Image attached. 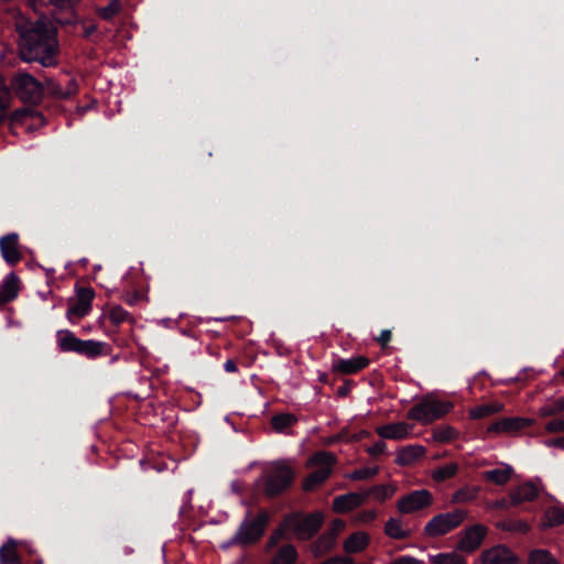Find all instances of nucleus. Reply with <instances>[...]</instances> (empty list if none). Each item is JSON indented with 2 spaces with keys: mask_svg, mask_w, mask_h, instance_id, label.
Segmentation results:
<instances>
[{
  "mask_svg": "<svg viewBox=\"0 0 564 564\" xmlns=\"http://www.w3.org/2000/svg\"><path fill=\"white\" fill-rule=\"evenodd\" d=\"M15 28L20 56L24 62H39L44 67L57 64V32L50 22L44 19L31 22L20 14L15 18Z\"/></svg>",
  "mask_w": 564,
  "mask_h": 564,
  "instance_id": "obj_1",
  "label": "nucleus"
},
{
  "mask_svg": "<svg viewBox=\"0 0 564 564\" xmlns=\"http://www.w3.org/2000/svg\"><path fill=\"white\" fill-rule=\"evenodd\" d=\"M336 462V456L330 452L319 451L313 454L306 462V468L312 471L303 480L304 490L311 491L324 484Z\"/></svg>",
  "mask_w": 564,
  "mask_h": 564,
  "instance_id": "obj_2",
  "label": "nucleus"
},
{
  "mask_svg": "<svg viewBox=\"0 0 564 564\" xmlns=\"http://www.w3.org/2000/svg\"><path fill=\"white\" fill-rule=\"evenodd\" d=\"M452 409L453 403L449 401L426 397L409 411L408 417L427 424L442 417Z\"/></svg>",
  "mask_w": 564,
  "mask_h": 564,
  "instance_id": "obj_3",
  "label": "nucleus"
},
{
  "mask_svg": "<svg viewBox=\"0 0 564 564\" xmlns=\"http://www.w3.org/2000/svg\"><path fill=\"white\" fill-rule=\"evenodd\" d=\"M294 471L288 460L274 462L265 475L264 491L268 496H276L286 489L293 480Z\"/></svg>",
  "mask_w": 564,
  "mask_h": 564,
  "instance_id": "obj_4",
  "label": "nucleus"
},
{
  "mask_svg": "<svg viewBox=\"0 0 564 564\" xmlns=\"http://www.w3.org/2000/svg\"><path fill=\"white\" fill-rule=\"evenodd\" d=\"M324 522L322 512H314L307 516L291 514L285 518L284 527L299 540H307L312 538Z\"/></svg>",
  "mask_w": 564,
  "mask_h": 564,
  "instance_id": "obj_5",
  "label": "nucleus"
},
{
  "mask_svg": "<svg viewBox=\"0 0 564 564\" xmlns=\"http://www.w3.org/2000/svg\"><path fill=\"white\" fill-rule=\"evenodd\" d=\"M467 518V512L457 509L451 512L440 513L433 517L424 527V533L429 538H438L458 528Z\"/></svg>",
  "mask_w": 564,
  "mask_h": 564,
  "instance_id": "obj_6",
  "label": "nucleus"
},
{
  "mask_svg": "<svg viewBox=\"0 0 564 564\" xmlns=\"http://www.w3.org/2000/svg\"><path fill=\"white\" fill-rule=\"evenodd\" d=\"M14 93L25 102L36 104L44 95V85L28 73H19L12 79Z\"/></svg>",
  "mask_w": 564,
  "mask_h": 564,
  "instance_id": "obj_7",
  "label": "nucleus"
},
{
  "mask_svg": "<svg viewBox=\"0 0 564 564\" xmlns=\"http://www.w3.org/2000/svg\"><path fill=\"white\" fill-rule=\"evenodd\" d=\"M268 521L269 514L265 511H261L252 521H242L231 543L248 545L257 542L262 536Z\"/></svg>",
  "mask_w": 564,
  "mask_h": 564,
  "instance_id": "obj_8",
  "label": "nucleus"
},
{
  "mask_svg": "<svg viewBox=\"0 0 564 564\" xmlns=\"http://www.w3.org/2000/svg\"><path fill=\"white\" fill-rule=\"evenodd\" d=\"M95 292L90 288H80L76 291L74 297L68 300L66 318L75 324L91 311V303Z\"/></svg>",
  "mask_w": 564,
  "mask_h": 564,
  "instance_id": "obj_9",
  "label": "nucleus"
},
{
  "mask_svg": "<svg viewBox=\"0 0 564 564\" xmlns=\"http://www.w3.org/2000/svg\"><path fill=\"white\" fill-rule=\"evenodd\" d=\"M433 502L432 494L426 489L414 490L398 500L399 512L409 514L430 507Z\"/></svg>",
  "mask_w": 564,
  "mask_h": 564,
  "instance_id": "obj_10",
  "label": "nucleus"
},
{
  "mask_svg": "<svg viewBox=\"0 0 564 564\" xmlns=\"http://www.w3.org/2000/svg\"><path fill=\"white\" fill-rule=\"evenodd\" d=\"M534 424L533 419L512 416L495 421L487 427V433L492 435L516 434L519 431Z\"/></svg>",
  "mask_w": 564,
  "mask_h": 564,
  "instance_id": "obj_11",
  "label": "nucleus"
},
{
  "mask_svg": "<svg viewBox=\"0 0 564 564\" xmlns=\"http://www.w3.org/2000/svg\"><path fill=\"white\" fill-rule=\"evenodd\" d=\"M487 532V527L480 523L474 524L465 529L459 534L457 549L467 553L476 551L484 542Z\"/></svg>",
  "mask_w": 564,
  "mask_h": 564,
  "instance_id": "obj_12",
  "label": "nucleus"
},
{
  "mask_svg": "<svg viewBox=\"0 0 564 564\" xmlns=\"http://www.w3.org/2000/svg\"><path fill=\"white\" fill-rule=\"evenodd\" d=\"M481 564H518V556L506 545L498 544L485 550L480 556Z\"/></svg>",
  "mask_w": 564,
  "mask_h": 564,
  "instance_id": "obj_13",
  "label": "nucleus"
},
{
  "mask_svg": "<svg viewBox=\"0 0 564 564\" xmlns=\"http://www.w3.org/2000/svg\"><path fill=\"white\" fill-rule=\"evenodd\" d=\"M367 499L368 494L364 491L340 495L333 500V510L337 513H347L364 505Z\"/></svg>",
  "mask_w": 564,
  "mask_h": 564,
  "instance_id": "obj_14",
  "label": "nucleus"
},
{
  "mask_svg": "<svg viewBox=\"0 0 564 564\" xmlns=\"http://www.w3.org/2000/svg\"><path fill=\"white\" fill-rule=\"evenodd\" d=\"M19 236L14 232L0 238V251L4 261L9 264H15L21 259V252L18 248Z\"/></svg>",
  "mask_w": 564,
  "mask_h": 564,
  "instance_id": "obj_15",
  "label": "nucleus"
},
{
  "mask_svg": "<svg viewBox=\"0 0 564 564\" xmlns=\"http://www.w3.org/2000/svg\"><path fill=\"white\" fill-rule=\"evenodd\" d=\"M425 454L424 446L419 444L408 445L397 452L395 463L400 466H410L422 459Z\"/></svg>",
  "mask_w": 564,
  "mask_h": 564,
  "instance_id": "obj_16",
  "label": "nucleus"
},
{
  "mask_svg": "<svg viewBox=\"0 0 564 564\" xmlns=\"http://www.w3.org/2000/svg\"><path fill=\"white\" fill-rule=\"evenodd\" d=\"M412 432V425L405 422L390 423L377 429V434L387 440H403Z\"/></svg>",
  "mask_w": 564,
  "mask_h": 564,
  "instance_id": "obj_17",
  "label": "nucleus"
},
{
  "mask_svg": "<svg viewBox=\"0 0 564 564\" xmlns=\"http://www.w3.org/2000/svg\"><path fill=\"white\" fill-rule=\"evenodd\" d=\"M514 470L509 464H500L497 468L482 473L484 479L495 485H505L512 477Z\"/></svg>",
  "mask_w": 564,
  "mask_h": 564,
  "instance_id": "obj_18",
  "label": "nucleus"
},
{
  "mask_svg": "<svg viewBox=\"0 0 564 564\" xmlns=\"http://www.w3.org/2000/svg\"><path fill=\"white\" fill-rule=\"evenodd\" d=\"M370 543V536L364 531L350 534L344 542V551L347 554L362 552Z\"/></svg>",
  "mask_w": 564,
  "mask_h": 564,
  "instance_id": "obj_19",
  "label": "nucleus"
},
{
  "mask_svg": "<svg viewBox=\"0 0 564 564\" xmlns=\"http://www.w3.org/2000/svg\"><path fill=\"white\" fill-rule=\"evenodd\" d=\"M538 494V487L533 482L528 481L512 489L510 492V499L513 503L518 505L534 500Z\"/></svg>",
  "mask_w": 564,
  "mask_h": 564,
  "instance_id": "obj_20",
  "label": "nucleus"
},
{
  "mask_svg": "<svg viewBox=\"0 0 564 564\" xmlns=\"http://www.w3.org/2000/svg\"><path fill=\"white\" fill-rule=\"evenodd\" d=\"M503 409L505 404L502 402L491 401L469 409L468 414L470 419L479 420L500 413L503 411Z\"/></svg>",
  "mask_w": 564,
  "mask_h": 564,
  "instance_id": "obj_21",
  "label": "nucleus"
},
{
  "mask_svg": "<svg viewBox=\"0 0 564 564\" xmlns=\"http://www.w3.org/2000/svg\"><path fill=\"white\" fill-rule=\"evenodd\" d=\"M19 291V279L14 273L8 274L0 284V304L12 301Z\"/></svg>",
  "mask_w": 564,
  "mask_h": 564,
  "instance_id": "obj_22",
  "label": "nucleus"
},
{
  "mask_svg": "<svg viewBox=\"0 0 564 564\" xmlns=\"http://www.w3.org/2000/svg\"><path fill=\"white\" fill-rule=\"evenodd\" d=\"M57 346L61 351L68 352H77L79 348L80 340L75 336V334L68 329H59L56 332Z\"/></svg>",
  "mask_w": 564,
  "mask_h": 564,
  "instance_id": "obj_23",
  "label": "nucleus"
},
{
  "mask_svg": "<svg viewBox=\"0 0 564 564\" xmlns=\"http://www.w3.org/2000/svg\"><path fill=\"white\" fill-rule=\"evenodd\" d=\"M104 317H108L109 321L115 325H120L124 322H134V318L131 316V314L117 304L107 305L100 319Z\"/></svg>",
  "mask_w": 564,
  "mask_h": 564,
  "instance_id": "obj_24",
  "label": "nucleus"
},
{
  "mask_svg": "<svg viewBox=\"0 0 564 564\" xmlns=\"http://www.w3.org/2000/svg\"><path fill=\"white\" fill-rule=\"evenodd\" d=\"M108 345L104 341L87 339L80 340L77 354L84 355L88 358H96L107 354Z\"/></svg>",
  "mask_w": 564,
  "mask_h": 564,
  "instance_id": "obj_25",
  "label": "nucleus"
},
{
  "mask_svg": "<svg viewBox=\"0 0 564 564\" xmlns=\"http://www.w3.org/2000/svg\"><path fill=\"white\" fill-rule=\"evenodd\" d=\"M368 362L366 357L355 356L338 360L336 369L344 375H351L367 367Z\"/></svg>",
  "mask_w": 564,
  "mask_h": 564,
  "instance_id": "obj_26",
  "label": "nucleus"
},
{
  "mask_svg": "<svg viewBox=\"0 0 564 564\" xmlns=\"http://www.w3.org/2000/svg\"><path fill=\"white\" fill-rule=\"evenodd\" d=\"M398 490V486L394 482L376 485L365 490L364 494H368V497H372L378 502H384L394 496Z\"/></svg>",
  "mask_w": 564,
  "mask_h": 564,
  "instance_id": "obj_27",
  "label": "nucleus"
},
{
  "mask_svg": "<svg viewBox=\"0 0 564 564\" xmlns=\"http://www.w3.org/2000/svg\"><path fill=\"white\" fill-rule=\"evenodd\" d=\"M458 437V431L451 425H440L432 431V441L435 443H449Z\"/></svg>",
  "mask_w": 564,
  "mask_h": 564,
  "instance_id": "obj_28",
  "label": "nucleus"
},
{
  "mask_svg": "<svg viewBox=\"0 0 564 564\" xmlns=\"http://www.w3.org/2000/svg\"><path fill=\"white\" fill-rule=\"evenodd\" d=\"M0 563L1 564H20V560L17 552V542L9 539L0 547Z\"/></svg>",
  "mask_w": 564,
  "mask_h": 564,
  "instance_id": "obj_29",
  "label": "nucleus"
},
{
  "mask_svg": "<svg viewBox=\"0 0 564 564\" xmlns=\"http://www.w3.org/2000/svg\"><path fill=\"white\" fill-rule=\"evenodd\" d=\"M479 494V488L476 486H464L456 490L452 496V503H468L474 501Z\"/></svg>",
  "mask_w": 564,
  "mask_h": 564,
  "instance_id": "obj_30",
  "label": "nucleus"
},
{
  "mask_svg": "<svg viewBox=\"0 0 564 564\" xmlns=\"http://www.w3.org/2000/svg\"><path fill=\"white\" fill-rule=\"evenodd\" d=\"M564 412V400L562 398L558 399H550L547 400L538 411V414L541 417H549L556 415L558 413Z\"/></svg>",
  "mask_w": 564,
  "mask_h": 564,
  "instance_id": "obj_31",
  "label": "nucleus"
},
{
  "mask_svg": "<svg viewBox=\"0 0 564 564\" xmlns=\"http://www.w3.org/2000/svg\"><path fill=\"white\" fill-rule=\"evenodd\" d=\"M384 533L392 539H405L409 536V532L403 528L400 519L391 518L384 525Z\"/></svg>",
  "mask_w": 564,
  "mask_h": 564,
  "instance_id": "obj_32",
  "label": "nucleus"
},
{
  "mask_svg": "<svg viewBox=\"0 0 564 564\" xmlns=\"http://www.w3.org/2000/svg\"><path fill=\"white\" fill-rule=\"evenodd\" d=\"M296 422V417L290 413L276 414L271 419V425L278 433H286V430Z\"/></svg>",
  "mask_w": 564,
  "mask_h": 564,
  "instance_id": "obj_33",
  "label": "nucleus"
},
{
  "mask_svg": "<svg viewBox=\"0 0 564 564\" xmlns=\"http://www.w3.org/2000/svg\"><path fill=\"white\" fill-rule=\"evenodd\" d=\"M336 542V538L333 532H325L322 534L313 545V552L316 555L323 554L329 551Z\"/></svg>",
  "mask_w": 564,
  "mask_h": 564,
  "instance_id": "obj_34",
  "label": "nucleus"
},
{
  "mask_svg": "<svg viewBox=\"0 0 564 564\" xmlns=\"http://www.w3.org/2000/svg\"><path fill=\"white\" fill-rule=\"evenodd\" d=\"M528 564H557V561L547 550L536 549L530 552Z\"/></svg>",
  "mask_w": 564,
  "mask_h": 564,
  "instance_id": "obj_35",
  "label": "nucleus"
},
{
  "mask_svg": "<svg viewBox=\"0 0 564 564\" xmlns=\"http://www.w3.org/2000/svg\"><path fill=\"white\" fill-rule=\"evenodd\" d=\"M458 471V465L456 463H449L442 467H438L432 473V478L435 481H444L446 479L453 478Z\"/></svg>",
  "mask_w": 564,
  "mask_h": 564,
  "instance_id": "obj_36",
  "label": "nucleus"
},
{
  "mask_svg": "<svg viewBox=\"0 0 564 564\" xmlns=\"http://www.w3.org/2000/svg\"><path fill=\"white\" fill-rule=\"evenodd\" d=\"M296 560V551L292 545L283 546L273 557L271 564H293Z\"/></svg>",
  "mask_w": 564,
  "mask_h": 564,
  "instance_id": "obj_37",
  "label": "nucleus"
},
{
  "mask_svg": "<svg viewBox=\"0 0 564 564\" xmlns=\"http://www.w3.org/2000/svg\"><path fill=\"white\" fill-rule=\"evenodd\" d=\"M564 523V506H555L545 512V525L554 527Z\"/></svg>",
  "mask_w": 564,
  "mask_h": 564,
  "instance_id": "obj_38",
  "label": "nucleus"
},
{
  "mask_svg": "<svg viewBox=\"0 0 564 564\" xmlns=\"http://www.w3.org/2000/svg\"><path fill=\"white\" fill-rule=\"evenodd\" d=\"M434 564H466V560L457 552L440 553L432 558Z\"/></svg>",
  "mask_w": 564,
  "mask_h": 564,
  "instance_id": "obj_39",
  "label": "nucleus"
},
{
  "mask_svg": "<svg viewBox=\"0 0 564 564\" xmlns=\"http://www.w3.org/2000/svg\"><path fill=\"white\" fill-rule=\"evenodd\" d=\"M46 84L51 94L59 98H67L76 91V86L73 83L69 85L67 89H62L59 86L55 85L51 79L46 80Z\"/></svg>",
  "mask_w": 564,
  "mask_h": 564,
  "instance_id": "obj_40",
  "label": "nucleus"
},
{
  "mask_svg": "<svg viewBox=\"0 0 564 564\" xmlns=\"http://www.w3.org/2000/svg\"><path fill=\"white\" fill-rule=\"evenodd\" d=\"M377 473H378V467H365V468H360V469L351 471L350 474L347 475V477L350 480H364V479H368V478L376 476Z\"/></svg>",
  "mask_w": 564,
  "mask_h": 564,
  "instance_id": "obj_41",
  "label": "nucleus"
},
{
  "mask_svg": "<svg viewBox=\"0 0 564 564\" xmlns=\"http://www.w3.org/2000/svg\"><path fill=\"white\" fill-rule=\"evenodd\" d=\"M120 2L119 0H111L108 6L99 9V14L101 18L106 20H110L120 11Z\"/></svg>",
  "mask_w": 564,
  "mask_h": 564,
  "instance_id": "obj_42",
  "label": "nucleus"
},
{
  "mask_svg": "<svg viewBox=\"0 0 564 564\" xmlns=\"http://www.w3.org/2000/svg\"><path fill=\"white\" fill-rule=\"evenodd\" d=\"M121 300L130 306H137L143 301H148L147 296L137 291H127L121 294Z\"/></svg>",
  "mask_w": 564,
  "mask_h": 564,
  "instance_id": "obj_43",
  "label": "nucleus"
},
{
  "mask_svg": "<svg viewBox=\"0 0 564 564\" xmlns=\"http://www.w3.org/2000/svg\"><path fill=\"white\" fill-rule=\"evenodd\" d=\"M10 105V91L6 86L0 87V121L4 118Z\"/></svg>",
  "mask_w": 564,
  "mask_h": 564,
  "instance_id": "obj_44",
  "label": "nucleus"
},
{
  "mask_svg": "<svg viewBox=\"0 0 564 564\" xmlns=\"http://www.w3.org/2000/svg\"><path fill=\"white\" fill-rule=\"evenodd\" d=\"M547 433H563L564 432V416L549 421L545 426Z\"/></svg>",
  "mask_w": 564,
  "mask_h": 564,
  "instance_id": "obj_45",
  "label": "nucleus"
},
{
  "mask_svg": "<svg viewBox=\"0 0 564 564\" xmlns=\"http://www.w3.org/2000/svg\"><path fill=\"white\" fill-rule=\"evenodd\" d=\"M377 518V511L376 510H364L362 512L358 513L356 517V521L364 524H369L373 522Z\"/></svg>",
  "mask_w": 564,
  "mask_h": 564,
  "instance_id": "obj_46",
  "label": "nucleus"
},
{
  "mask_svg": "<svg viewBox=\"0 0 564 564\" xmlns=\"http://www.w3.org/2000/svg\"><path fill=\"white\" fill-rule=\"evenodd\" d=\"M285 532H290V531L285 529L284 522H283L282 525L275 532H273L272 535L270 536V539L268 541V549L273 547L283 538Z\"/></svg>",
  "mask_w": 564,
  "mask_h": 564,
  "instance_id": "obj_47",
  "label": "nucleus"
},
{
  "mask_svg": "<svg viewBox=\"0 0 564 564\" xmlns=\"http://www.w3.org/2000/svg\"><path fill=\"white\" fill-rule=\"evenodd\" d=\"M285 532H290V531L285 529L284 522H283L282 525L275 532H273L272 535L270 536V539L268 541V549L273 547L283 538Z\"/></svg>",
  "mask_w": 564,
  "mask_h": 564,
  "instance_id": "obj_48",
  "label": "nucleus"
},
{
  "mask_svg": "<svg viewBox=\"0 0 564 564\" xmlns=\"http://www.w3.org/2000/svg\"><path fill=\"white\" fill-rule=\"evenodd\" d=\"M285 532H290V531L285 529L284 522H283L282 525L275 532H273L272 535L270 536V539L268 541V549L273 547L283 538Z\"/></svg>",
  "mask_w": 564,
  "mask_h": 564,
  "instance_id": "obj_49",
  "label": "nucleus"
},
{
  "mask_svg": "<svg viewBox=\"0 0 564 564\" xmlns=\"http://www.w3.org/2000/svg\"><path fill=\"white\" fill-rule=\"evenodd\" d=\"M387 449V445L384 442L382 441H379V442H376L375 444H372L369 448H368V453L372 456H378L380 454H383Z\"/></svg>",
  "mask_w": 564,
  "mask_h": 564,
  "instance_id": "obj_50",
  "label": "nucleus"
},
{
  "mask_svg": "<svg viewBox=\"0 0 564 564\" xmlns=\"http://www.w3.org/2000/svg\"><path fill=\"white\" fill-rule=\"evenodd\" d=\"M345 528V522L340 519H336L332 522L330 528L326 532H333L334 536L337 538V534Z\"/></svg>",
  "mask_w": 564,
  "mask_h": 564,
  "instance_id": "obj_51",
  "label": "nucleus"
},
{
  "mask_svg": "<svg viewBox=\"0 0 564 564\" xmlns=\"http://www.w3.org/2000/svg\"><path fill=\"white\" fill-rule=\"evenodd\" d=\"M544 445L546 447H560L564 449V437L544 441Z\"/></svg>",
  "mask_w": 564,
  "mask_h": 564,
  "instance_id": "obj_52",
  "label": "nucleus"
},
{
  "mask_svg": "<svg viewBox=\"0 0 564 564\" xmlns=\"http://www.w3.org/2000/svg\"><path fill=\"white\" fill-rule=\"evenodd\" d=\"M390 338H391V333H390V330H387V329H386V330H382V332H381L380 336L378 337V341H379L382 346H384V345H387V344H388V341L390 340Z\"/></svg>",
  "mask_w": 564,
  "mask_h": 564,
  "instance_id": "obj_53",
  "label": "nucleus"
},
{
  "mask_svg": "<svg viewBox=\"0 0 564 564\" xmlns=\"http://www.w3.org/2000/svg\"><path fill=\"white\" fill-rule=\"evenodd\" d=\"M224 368L227 372H236L237 371V366L236 364L231 360V359H228L225 364H224Z\"/></svg>",
  "mask_w": 564,
  "mask_h": 564,
  "instance_id": "obj_54",
  "label": "nucleus"
},
{
  "mask_svg": "<svg viewBox=\"0 0 564 564\" xmlns=\"http://www.w3.org/2000/svg\"><path fill=\"white\" fill-rule=\"evenodd\" d=\"M514 529L527 532L529 530V525L525 522H519Z\"/></svg>",
  "mask_w": 564,
  "mask_h": 564,
  "instance_id": "obj_55",
  "label": "nucleus"
},
{
  "mask_svg": "<svg viewBox=\"0 0 564 564\" xmlns=\"http://www.w3.org/2000/svg\"><path fill=\"white\" fill-rule=\"evenodd\" d=\"M72 21L69 19L67 20H58V23L61 24H67V23H70Z\"/></svg>",
  "mask_w": 564,
  "mask_h": 564,
  "instance_id": "obj_56",
  "label": "nucleus"
},
{
  "mask_svg": "<svg viewBox=\"0 0 564 564\" xmlns=\"http://www.w3.org/2000/svg\"><path fill=\"white\" fill-rule=\"evenodd\" d=\"M562 375L564 376V368H563Z\"/></svg>",
  "mask_w": 564,
  "mask_h": 564,
  "instance_id": "obj_57",
  "label": "nucleus"
}]
</instances>
